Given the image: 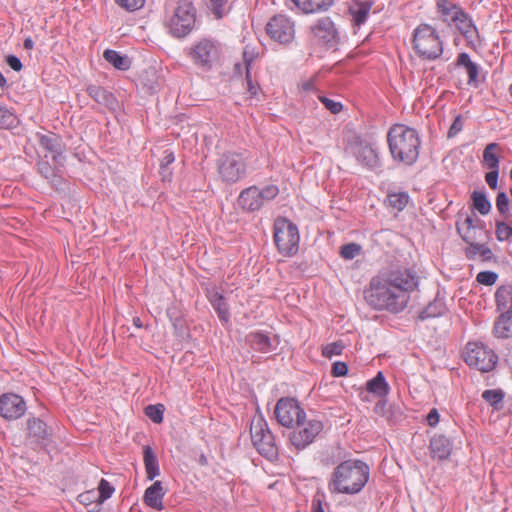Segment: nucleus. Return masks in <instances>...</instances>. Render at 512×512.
I'll list each match as a JSON object with an SVG mask.
<instances>
[{
  "mask_svg": "<svg viewBox=\"0 0 512 512\" xmlns=\"http://www.w3.org/2000/svg\"><path fill=\"white\" fill-rule=\"evenodd\" d=\"M420 277L413 267L391 266L374 275L364 290V299L376 311L403 312L418 290Z\"/></svg>",
  "mask_w": 512,
  "mask_h": 512,
  "instance_id": "obj_1",
  "label": "nucleus"
},
{
  "mask_svg": "<svg viewBox=\"0 0 512 512\" xmlns=\"http://www.w3.org/2000/svg\"><path fill=\"white\" fill-rule=\"evenodd\" d=\"M370 477V468L362 460L349 459L337 465L328 480L331 494L355 495L360 493Z\"/></svg>",
  "mask_w": 512,
  "mask_h": 512,
  "instance_id": "obj_2",
  "label": "nucleus"
},
{
  "mask_svg": "<svg viewBox=\"0 0 512 512\" xmlns=\"http://www.w3.org/2000/svg\"><path fill=\"white\" fill-rule=\"evenodd\" d=\"M387 142L394 161L407 166L417 161L421 140L416 129L394 124L388 131Z\"/></svg>",
  "mask_w": 512,
  "mask_h": 512,
  "instance_id": "obj_3",
  "label": "nucleus"
},
{
  "mask_svg": "<svg viewBox=\"0 0 512 512\" xmlns=\"http://www.w3.org/2000/svg\"><path fill=\"white\" fill-rule=\"evenodd\" d=\"M216 170L222 183L237 184L249 173V154L246 151H225L216 159Z\"/></svg>",
  "mask_w": 512,
  "mask_h": 512,
  "instance_id": "obj_4",
  "label": "nucleus"
},
{
  "mask_svg": "<svg viewBox=\"0 0 512 512\" xmlns=\"http://www.w3.org/2000/svg\"><path fill=\"white\" fill-rule=\"evenodd\" d=\"M344 152L353 157L363 168L374 171L381 168L377 147L355 131L344 134Z\"/></svg>",
  "mask_w": 512,
  "mask_h": 512,
  "instance_id": "obj_5",
  "label": "nucleus"
},
{
  "mask_svg": "<svg viewBox=\"0 0 512 512\" xmlns=\"http://www.w3.org/2000/svg\"><path fill=\"white\" fill-rule=\"evenodd\" d=\"M412 46L423 60H436L443 54V41L437 30L427 23L419 24L413 31Z\"/></svg>",
  "mask_w": 512,
  "mask_h": 512,
  "instance_id": "obj_6",
  "label": "nucleus"
},
{
  "mask_svg": "<svg viewBox=\"0 0 512 512\" xmlns=\"http://www.w3.org/2000/svg\"><path fill=\"white\" fill-rule=\"evenodd\" d=\"M197 10L191 0H179L173 14L167 17L165 25L170 35L184 38L189 35L196 25Z\"/></svg>",
  "mask_w": 512,
  "mask_h": 512,
  "instance_id": "obj_7",
  "label": "nucleus"
},
{
  "mask_svg": "<svg viewBox=\"0 0 512 512\" xmlns=\"http://www.w3.org/2000/svg\"><path fill=\"white\" fill-rule=\"evenodd\" d=\"M300 235L296 224L287 218H277L274 222V242L279 253L292 257L299 250Z\"/></svg>",
  "mask_w": 512,
  "mask_h": 512,
  "instance_id": "obj_8",
  "label": "nucleus"
},
{
  "mask_svg": "<svg viewBox=\"0 0 512 512\" xmlns=\"http://www.w3.org/2000/svg\"><path fill=\"white\" fill-rule=\"evenodd\" d=\"M251 440L256 450L265 458L273 460L278 456L275 438L262 415L254 416L250 425Z\"/></svg>",
  "mask_w": 512,
  "mask_h": 512,
  "instance_id": "obj_9",
  "label": "nucleus"
},
{
  "mask_svg": "<svg viewBox=\"0 0 512 512\" xmlns=\"http://www.w3.org/2000/svg\"><path fill=\"white\" fill-rule=\"evenodd\" d=\"M466 364L481 372L492 371L498 362V356L492 348L481 341H471L464 350Z\"/></svg>",
  "mask_w": 512,
  "mask_h": 512,
  "instance_id": "obj_10",
  "label": "nucleus"
},
{
  "mask_svg": "<svg viewBox=\"0 0 512 512\" xmlns=\"http://www.w3.org/2000/svg\"><path fill=\"white\" fill-rule=\"evenodd\" d=\"M279 194L278 186L266 185L262 188L252 185L243 189L238 196V205L247 212L259 211L266 202H269Z\"/></svg>",
  "mask_w": 512,
  "mask_h": 512,
  "instance_id": "obj_11",
  "label": "nucleus"
},
{
  "mask_svg": "<svg viewBox=\"0 0 512 512\" xmlns=\"http://www.w3.org/2000/svg\"><path fill=\"white\" fill-rule=\"evenodd\" d=\"M296 425L289 434V441L297 450H303L311 445L324 429L323 422L318 419L304 418Z\"/></svg>",
  "mask_w": 512,
  "mask_h": 512,
  "instance_id": "obj_12",
  "label": "nucleus"
},
{
  "mask_svg": "<svg viewBox=\"0 0 512 512\" xmlns=\"http://www.w3.org/2000/svg\"><path fill=\"white\" fill-rule=\"evenodd\" d=\"M189 55L197 67L208 71L218 61L220 49L215 41L204 38L191 48Z\"/></svg>",
  "mask_w": 512,
  "mask_h": 512,
  "instance_id": "obj_13",
  "label": "nucleus"
},
{
  "mask_svg": "<svg viewBox=\"0 0 512 512\" xmlns=\"http://www.w3.org/2000/svg\"><path fill=\"white\" fill-rule=\"evenodd\" d=\"M274 413L278 423L287 428L293 427L306 418L304 409L293 398H280L276 403Z\"/></svg>",
  "mask_w": 512,
  "mask_h": 512,
  "instance_id": "obj_14",
  "label": "nucleus"
},
{
  "mask_svg": "<svg viewBox=\"0 0 512 512\" xmlns=\"http://www.w3.org/2000/svg\"><path fill=\"white\" fill-rule=\"evenodd\" d=\"M267 35L280 44L290 43L295 36L294 22L283 14L273 16L266 24Z\"/></svg>",
  "mask_w": 512,
  "mask_h": 512,
  "instance_id": "obj_15",
  "label": "nucleus"
},
{
  "mask_svg": "<svg viewBox=\"0 0 512 512\" xmlns=\"http://www.w3.org/2000/svg\"><path fill=\"white\" fill-rule=\"evenodd\" d=\"M456 230L467 245L484 240L487 237L485 222L472 215L457 220Z\"/></svg>",
  "mask_w": 512,
  "mask_h": 512,
  "instance_id": "obj_16",
  "label": "nucleus"
},
{
  "mask_svg": "<svg viewBox=\"0 0 512 512\" xmlns=\"http://www.w3.org/2000/svg\"><path fill=\"white\" fill-rule=\"evenodd\" d=\"M27 406L24 399L15 393H5L0 396V415L6 420L21 418Z\"/></svg>",
  "mask_w": 512,
  "mask_h": 512,
  "instance_id": "obj_17",
  "label": "nucleus"
},
{
  "mask_svg": "<svg viewBox=\"0 0 512 512\" xmlns=\"http://www.w3.org/2000/svg\"><path fill=\"white\" fill-rule=\"evenodd\" d=\"M312 32L315 37L329 47L337 44L338 33L333 21L329 17L318 19L312 27Z\"/></svg>",
  "mask_w": 512,
  "mask_h": 512,
  "instance_id": "obj_18",
  "label": "nucleus"
},
{
  "mask_svg": "<svg viewBox=\"0 0 512 512\" xmlns=\"http://www.w3.org/2000/svg\"><path fill=\"white\" fill-rule=\"evenodd\" d=\"M468 44H475L479 39V31L471 16L465 11H459L453 24Z\"/></svg>",
  "mask_w": 512,
  "mask_h": 512,
  "instance_id": "obj_19",
  "label": "nucleus"
},
{
  "mask_svg": "<svg viewBox=\"0 0 512 512\" xmlns=\"http://www.w3.org/2000/svg\"><path fill=\"white\" fill-rule=\"evenodd\" d=\"M429 450L433 459L446 460L453 451V442L446 435L436 433L430 438Z\"/></svg>",
  "mask_w": 512,
  "mask_h": 512,
  "instance_id": "obj_20",
  "label": "nucleus"
},
{
  "mask_svg": "<svg viewBox=\"0 0 512 512\" xmlns=\"http://www.w3.org/2000/svg\"><path fill=\"white\" fill-rule=\"evenodd\" d=\"M40 145L52 155L53 162L62 165L63 157V145L60 136L49 133V134H37Z\"/></svg>",
  "mask_w": 512,
  "mask_h": 512,
  "instance_id": "obj_21",
  "label": "nucleus"
},
{
  "mask_svg": "<svg viewBox=\"0 0 512 512\" xmlns=\"http://www.w3.org/2000/svg\"><path fill=\"white\" fill-rule=\"evenodd\" d=\"M245 341L252 350L259 353H270L276 348L268 334L261 331L250 332Z\"/></svg>",
  "mask_w": 512,
  "mask_h": 512,
  "instance_id": "obj_22",
  "label": "nucleus"
},
{
  "mask_svg": "<svg viewBox=\"0 0 512 512\" xmlns=\"http://www.w3.org/2000/svg\"><path fill=\"white\" fill-rule=\"evenodd\" d=\"M435 8L441 22L447 26H452L458 12L464 10L459 4L454 3L452 0H436Z\"/></svg>",
  "mask_w": 512,
  "mask_h": 512,
  "instance_id": "obj_23",
  "label": "nucleus"
},
{
  "mask_svg": "<svg viewBox=\"0 0 512 512\" xmlns=\"http://www.w3.org/2000/svg\"><path fill=\"white\" fill-rule=\"evenodd\" d=\"M456 65L465 68L468 75L467 84L469 86L475 88L479 87L481 82L479 79L480 66L471 60V57L468 53L461 52L457 57Z\"/></svg>",
  "mask_w": 512,
  "mask_h": 512,
  "instance_id": "obj_24",
  "label": "nucleus"
},
{
  "mask_svg": "<svg viewBox=\"0 0 512 512\" xmlns=\"http://www.w3.org/2000/svg\"><path fill=\"white\" fill-rule=\"evenodd\" d=\"M88 95L99 105L114 110L118 101L113 93L98 85H89L86 89Z\"/></svg>",
  "mask_w": 512,
  "mask_h": 512,
  "instance_id": "obj_25",
  "label": "nucleus"
},
{
  "mask_svg": "<svg viewBox=\"0 0 512 512\" xmlns=\"http://www.w3.org/2000/svg\"><path fill=\"white\" fill-rule=\"evenodd\" d=\"M28 437L35 443H44L50 437L47 424L39 418H29L27 420Z\"/></svg>",
  "mask_w": 512,
  "mask_h": 512,
  "instance_id": "obj_26",
  "label": "nucleus"
},
{
  "mask_svg": "<svg viewBox=\"0 0 512 512\" xmlns=\"http://www.w3.org/2000/svg\"><path fill=\"white\" fill-rule=\"evenodd\" d=\"M165 492L161 481H155L148 487L144 494V502L151 508L156 510L163 509V498Z\"/></svg>",
  "mask_w": 512,
  "mask_h": 512,
  "instance_id": "obj_27",
  "label": "nucleus"
},
{
  "mask_svg": "<svg viewBox=\"0 0 512 512\" xmlns=\"http://www.w3.org/2000/svg\"><path fill=\"white\" fill-rule=\"evenodd\" d=\"M373 2L369 0L356 1L350 8L349 12L352 17L353 24L360 27L363 25L369 16Z\"/></svg>",
  "mask_w": 512,
  "mask_h": 512,
  "instance_id": "obj_28",
  "label": "nucleus"
},
{
  "mask_svg": "<svg viewBox=\"0 0 512 512\" xmlns=\"http://www.w3.org/2000/svg\"><path fill=\"white\" fill-rule=\"evenodd\" d=\"M305 14L327 11L334 0H291Z\"/></svg>",
  "mask_w": 512,
  "mask_h": 512,
  "instance_id": "obj_29",
  "label": "nucleus"
},
{
  "mask_svg": "<svg viewBox=\"0 0 512 512\" xmlns=\"http://www.w3.org/2000/svg\"><path fill=\"white\" fill-rule=\"evenodd\" d=\"M493 333L501 339L512 337V311L500 312L494 323Z\"/></svg>",
  "mask_w": 512,
  "mask_h": 512,
  "instance_id": "obj_30",
  "label": "nucleus"
},
{
  "mask_svg": "<svg viewBox=\"0 0 512 512\" xmlns=\"http://www.w3.org/2000/svg\"><path fill=\"white\" fill-rule=\"evenodd\" d=\"M464 253L466 258L472 261L480 259L483 262H487L493 258L492 250L484 243L474 242L469 244L465 248Z\"/></svg>",
  "mask_w": 512,
  "mask_h": 512,
  "instance_id": "obj_31",
  "label": "nucleus"
},
{
  "mask_svg": "<svg viewBox=\"0 0 512 512\" xmlns=\"http://www.w3.org/2000/svg\"><path fill=\"white\" fill-rule=\"evenodd\" d=\"M446 310L447 307L444 300L435 298L418 313V319L426 321L428 319L437 318L444 315Z\"/></svg>",
  "mask_w": 512,
  "mask_h": 512,
  "instance_id": "obj_32",
  "label": "nucleus"
},
{
  "mask_svg": "<svg viewBox=\"0 0 512 512\" xmlns=\"http://www.w3.org/2000/svg\"><path fill=\"white\" fill-rule=\"evenodd\" d=\"M209 301L213 309L216 311L220 321L223 324H228L230 321V311L223 295L219 292H214L210 295Z\"/></svg>",
  "mask_w": 512,
  "mask_h": 512,
  "instance_id": "obj_33",
  "label": "nucleus"
},
{
  "mask_svg": "<svg viewBox=\"0 0 512 512\" xmlns=\"http://www.w3.org/2000/svg\"><path fill=\"white\" fill-rule=\"evenodd\" d=\"M144 465L148 480H153L160 475V467L156 454L150 446L144 447Z\"/></svg>",
  "mask_w": 512,
  "mask_h": 512,
  "instance_id": "obj_34",
  "label": "nucleus"
},
{
  "mask_svg": "<svg viewBox=\"0 0 512 512\" xmlns=\"http://www.w3.org/2000/svg\"><path fill=\"white\" fill-rule=\"evenodd\" d=\"M367 391L378 396L386 397L390 388L382 371H379L375 377L370 379L366 384Z\"/></svg>",
  "mask_w": 512,
  "mask_h": 512,
  "instance_id": "obj_35",
  "label": "nucleus"
},
{
  "mask_svg": "<svg viewBox=\"0 0 512 512\" xmlns=\"http://www.w3.org/2000/svg\"><path fill=\"white\" fill-rule=\"evenodd\" d=\"M495 301L499 312L512 311V286H500L495 293Z\"/></svg>",
  "mask_w": 512,
  "mask_h": 512,
  "instance_id": "obj_36",
  "label": "nucleus"
},
{
  "mask_svg": "<svg viewBox=\"0 0 512 512\" xmlns=\"http://www.w3.org/2000/svg\"><path fill=\"white\" fill-rule=\"evenodd\" d=\"M409 195L407 192H393L389 193L386 198V203L389 207L396 211H402L407 206Z\"/></svg>",
  "mask_w": 512,
  "mask_h": 512,
  "instance_id": "obj_37",
  "label": "nucleus"
},
{
  "mask_svg": "<svg viewBox=\"0 0 512 512\" xmlns=\"http://www.w3.org/2000/svg\"><path fill=\"white\" fill-rule=\"evenodd\" d=\"M498 149L497 143H489L483 151V161L489 169H499V157L496 153Z\"/></svg>",
  "mask_w": 512,
  "mask_h": 512,
  "instance_id": "obj_38",
  "label": "nucleus"
},
{
  "mask_svg": "<svg viewBox=\"0 0 512 512\" xmlns=\"http://www.w3.org/2000/svg\"><path fill=\"white\" fill-rule=\"evenodd\" d=\"M104 59L113 65L116 69L127 70L129 69V63L126 57L122 56L119 52L107 49L104 51Z\"/></svg>",
  "mask_w": 512,
  "mask_h": 512,
  "instance_id": "obj_39",
  "label": "nucleus"
},
{
  "mask_svg": "<svg viewBox=\"0 0 512 512\" xmlns=\"http://www.w3.org/2000/svg\"><path fill=\"white\" fill-rule=\"evenodd\" d=\"M472 201L474 208L482 215H487L491 211V203L485 192L474 191L472 193Z\"/></svg>",
  "mask_w": 512,
  "mask_h": 512,
  "instance_id": "obj_40",
  "label": "nucleus"
},
{
  "mask_svg": "<svg viewBox=\"0 0 512 512\" xmlns=\"http://www.w3.org/2000/svg\"><path fill=\"white\" fill-rule=\"evenodd\" d=\"M18 124L17 116L6 106L0 104V128L12 129Z\"/></svg>",
  "mask_w": 512,
  "mask_h": 512,
  "instance_id": "obj_41",
  "label": "nucleus"
},
{
  "mask_svg": "<svg viewBox=\"0 0 512 512\" xmlns=\"http://www.w3.org/2000/svg\"><path fill=\"white\" fill-rule=\"evenodd\" d=\"M229 0H208L207 7L216 19H222L228 12Z\"/></svg>",
  "mask_w": 512,
  "mask_h": 512,
  "instance_id": "obj_42",
  "label": "nucleus"
},
{
  "mask_svg": "<svg viewBox=\"0 0 512 512\" xmlns=\"http://www.w3.org/2000/svg\"><path fill=\"white\" fill-rule=\"evenodd\" d=\"M53 163V165L49 163L47 156H44V158H41L37 162V170L45 179H47L49 176H53V173H56V170H58L60 167H63V164L60 165L55 162Z\"/></svg>",
  "mask_w": 512,
  "mask_h": 512,
  "instance_id": "obj_43",
  "label": "nucleus"
},
{
  "mask_svg": "<svg viewBox=\"0 0 512 512\" xmlns=\"http://www.w3.org/2000/svg\"><path fill=\"white\" fill-rule=\"evenodd\" d=\"M78 501L82 505L89 507L94 505L93 509H90L89 512H94L95 508H97L99 504V498L97 496V492L95 490H88L78 495Z\"/></svg>",
  "mask_w": 512,
  "mask_h": 512,
  "instance_id": "obj_44",
  "label": "nucleus"
},
{
  "mask_svg": "<svg viewBox=\"0 0 512 512\" xmlns=\"http://www.w3.org/2000/svg\"><path fill=\"white\" fill-rule=\"evenodd\" d=\"M164 406L162 404L148 405L145 408V415L154 423L159 424L164 418Z\"/></svg>",
  "mask_w": 512,
  "mask_h": 512,
  "instance_id": "obj_45",
  "label": "nucleus"
},
{
  "mask_svg": "<svg viewBox=\"0 0 512 512\" xmlns=\"http://www.w3.org/2000/svg\"><path fill=\"white\" fill-rule=\"evenodd\" d=\"M114 491V487L106 479L102 478L98 484L97 491L99 504H103L107 499L111 498Z\"/></svg>",
  "mask_w": 512,
  "mask_h": 512,
  "instance_id": "obj_46",
  "label": "nucleus"
},
{
  "mask_svg": "<svg viewBox=\"0 0 512 512\" xmlns=\"http://www.w3.org/2000/svg\"><path fill=\"white\" fill-rule=\"evenodd\" d=\"M482 398L494 408H498L499 404L503 401L504 393L500 389L485 390L482 393Z\"/></svg>",
  "mask_w": 512,
  "mask_h": 512,
  "instance_id": "obj_47",
  "label": "nucleus"
},
{
  "mask_svg": "<svg viewBox=\"0 0 512 512\" xmlns=\"http://www.w3.org/2000/svg\"><path fill=\"white\" fill-rule=\"evenodd\" d=\"M495 235L499 242L508 241L512 237V226L504 221H496Z\"/></svg>",
  "mask_w": 512,
  "mask_h": 512,
  "instance_id": "obj_48",
  "label": "nucleus"
},
{
  "mask_svg": "<svg viewBox=\"0 0 512 512\" xmlns=\"http://www.w3.org/2000/svg\"><path fill=\"white\" fill-rule=\"evenodd\" d=\"M345 344L342 340L328 343L322 349V355L326 358H332L333 356H339L343 353Z\"/></svg>",
  "mask_w": 512,
  "mask_h": 512,
  "instance_id": "obj_49",
  "label": "nucleus"
},
{
  "mask_svg": "<svg viewBox=\"0 0 512 512\" xmlns=\"http://www.w3.org/2000/svg\"><path fill=\"white\" fill-rule=\"evenodd\" d=\"M175 161L174 153L166 150L164 152V156L160 162V174L162 178L165 180L171 176V173L168 171V166L171 165Z\"/></svg>",
  "mask_w": 512,
  "mask_h": 512,
  "instance_id": "obj_50",
  "label": "nucleus"
},
{
  "mask_svg": "<svg viewBox=\"0 0 512 512\" xmlns=\"http://www.w3.org/2000/svg\"><path fill=\"white\" fill-rule=\"evenodd\" d=\"M327 507L325 494L322 491H317L312 499L311 512H325Z\"/></svg>",
  "mask_w": 512,
  "mask_h": 512,
  "instance_id": "obj_51",
  "label": "nucleus"
},
{
  "mask_svg": "<svg viewBox=\"0 0 512 512\" xmlns=\"http://www.w3.org/2000/svg\"><path fill=\"white\" fill-rule=\"evenodd\" d=\"M361 251V246L357 243H348L341 247L340 255L346 260L355 258Z\"/></svg>",
  "mask_w": 512,
  "mask_h": 512,
  "instance_id": "obj_52",
  "label": "nucleus"
},
{
  "mask_svg": "<svg viewBox=\"0 0 512 512\" xmlns=\"http://www.w3.org/2000/svg\"><path fill=\"white\" fill-rule=\"evenodd\" d=\"M146 0H115V3L128 12H134L144 7Z\"/></svg>",
  "mask_w": 512,
  "mask_h": 512,
  "instance_id": "obj_53",
  "label": "nucleus"
},
{
  "mask_svg": "<svg viewBox=\"0 0 512 512\" xmlns=\"http://www.w3.org/2000/svg\"><path fill=\"white\" fill-rule=\"evenodd\" d=\"M498 274L493 271H481L477 274L476 280L482 285L492 286L496 283Z\"/></svg>",
  "mask_w": 512,
  "mask_h": 512,
  "instance_id": "obj_54",
  "label": "nucleus"
},
{
  "mask_svg": "<svg viewBox=\"0 0 512 512\" xmlns=\"http://www.w3.org/2000/svg\"><path fill=\"white\" fill-rule=\"evenodd\" d=\"M496 208L502 216H507L509 212V198L505 192H499L497 194Z\"/></svg>",
  "mask_w": 512,
  "mask_h": 512,
  "instance_id": "obj_55",
  "label": "nucleus"
},
{
  "mask_svg": "<svg viewBox=\"0 0 512 512\" xmlns=\"http://www.w3.org/2000/svg\"><path fill=\"white\" fill-rule=\"evenodd\" d=\"M319 100L332 114H337L343 109V105L339 101H335L326 96H319Z\"/></svg>",
  "mask_w": 512,
  "mask_h": 512,
  "instance_id": "obj_56",
  "label": "nucleus"
},
{
  "mask_svg": "<svg viewBox=\"0 0 512 512\" xmlns=\"http://www.w3.org/2000/svg\"><path fill=\"white\" fill-rule=\"evenodd\" d=\"M46 180H48L51 186L56 190H64L65 180L62 176L61 167L56 170V173H53V176H49Z\"/></svg>",
  "mask_w": 512,
  "mask_h": 512,
  "instance_id": "obj_57",
  "label": "nucleus"
},
{
  "mask_svg": "<svg viewBox=\"0 0 512 512\" xmlns=\"http://www.w3.org/2000/svg\"><path fill=\"white\" fill-rule=\"evenodd\" d=\"M463 118L461 115H457L455 118H454V121L453 123L451 124L449 130H448V133H447V136L448 138H453L455 137L457 134H459L462 129H463Z\"/></svg>",
  "mask_w": 512,
  "mask_h": 512,
  "instance_id": "obj_58",
  "label": "nucleus"
},
{
  "mask_svg": "<svg viewBox=\"0 0 512 512\" xmlns=\"http://www.w3.org/2000/svg\"><path fill=\"white\" fill-rule=\"evenodd\" d=\"M348 373V366L345 362L337 361L333 363L332 375L335 377H343Z\"/></svg>",
  "mask_w": 512,
  "mask_h": 512,
  "instance_id": "obj_59",
  "label": "nucleus"
},
{
  "mask_svg": "<svg viewBox=\"0 0 512 512\" xmlns=\"http://www.w3.org/2000/svg\"><path fill=\"white\" fill-rule=\"evenodd\" d=\"M498 177L499 169H490V171L485 176V180L488 186L493 190H495L498 186Z\"/></svg>",
  "mask_w": 512,
  "mask_h": 512,
  "instance_id": "obj_60",
  "label": "nucleus"
},
{
  "mask_svg": "<svg viewBox=\"0 0 512 512\" xmlns=\"http://www.w3.org/2000/svg\"><path fill=\"white\" fill-rule=\"evenodd\" d=\"M319 459H320V463L326 467H329L336 463L334 453H333V451H330L329 449L326 451H323L320 454Z\"/></svg>",
  "mask_w": 512,
  "mask_h": 512,
  "instance_id": "obj_61",
  "label": "nucleus"
},
{
  "mask_svg": "<svg viewBox=\"0 0 512 512\" xmlns=\"http://www.w3.org/2000/svg\"><path fill=\"white\" fill-rule=\"evenodd\" d=\"M255 58V52L252 48L246 46L243 51V61L246 67V71H250V67Z\"/></svg>",
  "mask_w": 512,
  "mask_h": 512,
  "instance_id": "obj_62",
  "label": "nucleus"
},
{
  "mask_svg": "<svg viewBox=\"0 0 512 512\" xmlns=\"http://www.w3.org/2000/svg\"><path fill=\"white\" fill-rule=\"evenodd\" d=\"M426 420L430 427H436L440 421V414L438 410L436 408L431 409L426 417Z\"/></svg>",
  "mask_w": 512,
  "mask_h": 512,
  "instance_id": "obj_63",
  "label": "nucleus"
},
{
  "mask_svg": "<svg viewBox=\"0 0 512 512\" xmlns=\"http://www.w3.org/2000/svg\"><path fill=\"white\" fill-rule=\"evenodd\" d=\"M6 63L14 71H20L23 67L21 60L15 55H8L6 57Z\"/></svg>",
  "mask_w": 512,
  "mask_h": 512,
  "instance_id": "obj_64",
  "label": "nucleus"
}]
</instances>
